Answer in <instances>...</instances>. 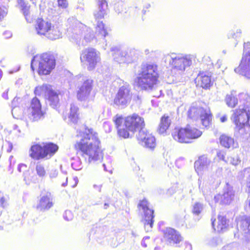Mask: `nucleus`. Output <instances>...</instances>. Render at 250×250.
<instances>
[{
	"label": "nucleus",
	"instance_id": "37",
	"mask_svg": "<svg viewBox=\"0 0 250 250\" xmlns=\"http://www.w3.org/2000/svg\"><path fill=\"white\" fill-rule=\"evenodd\" d=\"M204 205L199 202H196L192 205V212L194 215H199L203 210Z\"/></svg>",
	"mask_w": 250,
	"mask_h": 250
},
{
	"label": "nucleus",
	"instance_id": "17",
	"mask_svg": "<svg viewBox=\"0 0 250 250\" xmlns=\"http://www.w3.org/2000/svg\"><path fill=\"white\" fill-rule=\"evenodd\" d=\"M29 118L32 121H38L44 117L45 113L42 110V105L40 100L36 97L34 98L28 108Z\"/></svg>",
	"mask_w": 250,
	"mask_h": 250
},
{
	"label": "nucleus",
	"instance_id": "30",
	"mask_svg": "<svg viewBox=\"0 0 250 250\" xmlns=\"http://www.w3.org/2000/svg\"><path fill=\"white\" fill-rule=\"evenodd\" d=\"M238 130V137L242 141L247 140L250 136V124H245L244 125L236 126Z\"/></svg>",
	"mask_w": 250,
	"mask_h": 250
},
{
	"label": "nucleus",
	"instance_id": "23",
	"mask_svg": "<svg viewBox=\"0 0 250 250\" xmlns=\"http://www.w3.org/2000/svg\"><path fill=\"white\" fill-rule=\"evenodd\" d=\"M211 161L206 156H200L194 163L195 171L198 175H202L208 171L209 169Z\"/></svg>",
	"mask_w": 250,
	"mask_h": 250
},
{
	"label": "nucleus",
	"instance_id": "40",
	"mask_svg": "<svg viewBox=\"0 0 250 250\" xmlns=\"http://www.w3.org/2000/svg\"><path fill=\"white\" fill-rule=\"evenodd\" d=\"M19 98L15 97L12 102V113L14 118H18V115L17 114L18 111H20L21 113V109L18 107H16L15 104L18 102Z\"/></svg>",
	"mask_w": 250,
	"mask_h": 250
},
{
	"label": "nucleus",
	"instance_id": "7",
	"mask_svg": "<svg viewBox=\"0 0 250 250\" xmlns=\"http://www.w3.org/2000/svg\"><path fill=\"white\" fill-rule=\"evenodd\" d=\"M98 9L94 13V16L97 21L96 34L99 39L104 38L108 35L103 21L99 20L102 19L108 11V5L106 0H97Z\"/></svg>",
	"mask_w": 250,
	"mask_h": 250
},
{
	"label": "nucleus",
	"instance_id": "47",
	"mask_svg": "<svg viewBox=\"0 0 250 250\" xmlns=\"http://www.w3.org/2000/svg\"><path fill=\"white\" fill-rule=\"evenodd\" d=\"M58 5L62 8H65L68 6L67 0H58Z\"/></svg>",
	"mask_w": 250,
	"mask_h": 250
},
{
	"label": "nucleus",
	"instance_id": "32",
	"mask_svg": "<svg viewBox=\"0 0 250 250\" xmlns=\"http://www.w3.org/2000/svg\"><path fill=\"white\" fill-rule=\"evenodd\" d=\"M45 37L51 40H57L61 37V33L58 27L51 24Z\"/></svg>",
	"mask_w": 250,
	"mask_h": 250
},
{
	"label": "nucleus",
	"instance_id": "21",
	"mask_svg": "<svg viewBox=\"0 0 250 250\" xmlns=\"http://www.w3.org/2000/svg\"><path fill=\"white\" fill-rule=\"evenodd\" d=\"M53 198L50 192L42 193L37 203L36 208L41 211L49 210L53 206Z\"/></svg>",
	"mask_w": 250,
	"mask_h": 250
},
{
	"label": "nucleus",
	"instance_id": "16",
	"mask_svg": "<svg viewBox=\"0 0 250 250\" xmlns=\"http://www.w3.org/2000/svg\"><path fill=\"white\" fill-rule=\"evenodd\" d=\"M138 206L141 208L144 213L143 223L146 231H150L153 225L154 210L148 208V203L146 200L141 201Z\"/></svg>",
	"mask_w": 250,
	"mask_h": 250
},
{
	"label": "nucleus",
	"instance_id": "35",
	"mask_svg": "<svg viewBox=\"0 0 250 250\" xmlns=\"http://www.w3.org/2000/svg\"><path fill=\"white\" fill-rule=\"evenodd\" d=\"M219 139L221 145L226 148H229L233 145V139L229 136L222 135L220 137Z\"/></svg>",
	"mask_w": 250,
	"mask_h": 250
},
{
	"label": "nucleus",
	"instance_id": "10",
	"mask_svg": "<svg viewBox=\"0 0 250 250\" xmlns=\"http://www.w3.org/2000/svg\"><path fill=\"white\" fill-rule=\"evenodd\" d=\"M75 28L68 29L69 38L72 41L78 43L81 39L82 30L84 31V40L86 42H90L95 38L92 30L86 26L76 21Z\"/></svg>",
	"mask_w": 250,
	"mask_h": 250
},
{
	"label": "nucleus",
	"instance_id": "9",
	"mask_svg": "<svg viewBox=\"0 0 250 250\" xmlns=\"http://www.w3.org/2000/svg\"><path fill=\"white\" fill-rule=\"evenodd\" d=\"M34 93L36 95H44L47 103L53 108L58 106L60 101L59 93L54 90L51 85L43 84L37 86L34 90Z\"/></svg>",
	"mask_w": 250,
	"mask_h": 250
},
{
	"label": "nucleus",
	"instance_id": "25",
	"mask_svg": "<svg viewBox=\"0 0 250 250\" xmlns=\"http://www.w3.org/2000/svg\"><path fill=\"white\" fill-rule=\"evenodd\" d=\"M19 5L23 14L28 22L31 23L34 19L33 14H31L30 11V5L27 0H18Z\"/></svg>",
	"mask_w": 250,
	"mask_h": 250
},
{
	"label": "nucleus",
	"instance_id": "64",
	"mask_svg": "<svg viewBox=\"0 0 250 250\" xmlns=\"http://www.w3.org/2000/svg\"><path fill=\"white\" fill-rule=\"evenodd\" d=\"M18 125H14V129H16L18 128Z\"/></svg>",
	"mask_w": 250,
	"mask_h": 250
},
{
	"label": "nucleus",
	"instance_id": "11",
	"mask_svg": "<svg viewBox=\"0 0 250 250\" xmlns=\"http://www.w3.org/2000/svg\"><path fill=\"white\" fill-rule=\"evenodd\" d=\"M132 92L130 85L126 82H122L116 94L114 104L122 108L126 106L130 102Z\"/></svg>",
	"mask_w": 250,
	"mask_h": 250
},
{
	"label": "nucleus",
	"instance_id": "18",
	"mask_svg": "<svg viewBox=\"0 0 250 250\" xmlns=\"http://www.w3.org/2000/svg\"><path fill=\"white\" fill-rule=\"evenodd\" d=\"M236 221L238 231L244 235L247 242L250 243V216H239Z\"/></svg>",
	"mask_w": 250,
	"mask_h": 250
},
{
	"label": "nucleus",
	"instance_id": "41",
	"mask_svg": "<svg viewBox=\"0 0 250 250\" xmlns=\"http://www.w3.org/2000/svg\"><path fill=\"white\" fill-rule=\"evenodd\" d=\"M36 171L37 175L40 177L44 176L46 174V171L42 164L38 163L36 166Z\"/></svg>",
	"mask_w": 250,
	"mask_h": 250
},
{
	"label": "nucleus",
	"instance_id": "38",
	"mask_svg": "<svg viewBox=\"0 0 250 250\" xmlns=\"http://www.w3.org/2000/svg\"><path fill=\"white\" fill-rule=\"evenodd\" d=\"M9 2V0H0V4L4 5L0 6V21H1L7 14V8L6 5Z\"/></svg>",
	"mask_w": 250,
	"mask_h": 250
},
{
	"label": "nucleus",
	"instance_id": "2",
	"mask_svg": "<svg viewBox=\"0 0 250 250\" xmlns=\"http://www.w3.org/2000/svg\"><path fill=\"white\" fill-rule=\"evenodd\" d=\"M136 75L135 82L138 87L143 90H151L155 87L158 80L157 66L153 63H143Z\"/></svg>",
	"mask_w": 250,
	"mask_h": 250
},
{
	"label": "nucleus",
	"instance_id": "43",
	"mask_svg": "<svg viewBox=\"0 0 250 250\" xmlns=\"http://www.w3.org/2000/svg\"><path fill=\"white\" fill-rule=\"evenodd\" d=\"M239 176L241 178L246 177V181H250V167L245 168L239 173Z\"/></svg>",
	"mask_w": 250,
	"mask_h": 250
},
{
	"label": "nucleus",
	"instance_id": "63",
	"mask_svg": "<svg viewBox=\"0 0 250 250\" xmlns=\"http://www.w3.org/2000/svg\"><path fill=\"white\" fill-rule=\"evenodd\" d=\"M103 166V167H104V170H105V171H107V169H106V168L105 165L104 164Z\"/></svg>",
	"mask_w": 250,
	"mask_h": 250
},
{
	"label": "nucleus",
	"instance_id": "12",
	"mask_svg": "<svg viewBox=\"0 0 250 250\" xmlns=\"http://www.w3.org/2000/svg\"><path fill=\"white\" fill-rule=\"evenodd\" d=\"M235 72L250 79V42L244 44V52L241 62Z\"/></svg>",
	"mask_w": 250,
	"mask_h": 250
},
{
	"label": "nucleus",
	"instance_id": "13",
	"mask_svg": "<svg viewBox=\"0 0 250 250\" xmlns=\"http://www.w3.org/2000/svg\"><path fill=\"white\" fill-rule=\"evenodd\" d=\"M188 115L195 120L199 118L202 125L206 127L209 126L211 124V115L202 107L191 106L188 111Z\"/></svg>",
	"mask_w": 250,
	"mask_h": 250
},
{
	"label": "nucleus",
	"instance_id": "53",
	"mask_svg": "<svg viewBox=\"0 0 250 250\" xmlns=\"http://www.w3.org/2000/svg\"><path fill=\"white\" fill-rule=\"evenodd\" d=\"M27 167L26 165L23 164H21L18 165V170L19 172H21V168L25 169Z\"/></svg>",
	"mask_w": 250,
	"mask_h": 250
},
{
	"label": "nucleus",
	"instance_id": "62",
	"mask_svg": "<svg viewBox=\"0 0 250 250\" xmlns=\"http://www.w3.org/2000/svg\"><path fill=\"white\" fill-rule=\"evenodd\" d=\"M108 207V204H107V203H105V204H104V208L105 209H106V208H107V207Z\"/></svg>",
	"mask_w": 250,
	"mask_h": 250
},
{
	"label": "nucleus",
	"instance_id": "56",
	"mask_svg": "<svg viewBox=\"0 0 250 250\" xmlns=\"http://www.w3.org/2000/svg\"><path fill=\"white\" fill-rule=\"evenodd\" d=\"M27 174H28L27 172L23 173L24 180L26 182L27 181H29L30 180L29 178L27 176Z\"/></svg>",
	"mask_w": 250,
	"mask_h": 250
},
{
	"label": "nucleus",
	"instance_id": "49",
	"mask_svg": "<svg viewBox=\"0 0 250 250\" xmlns=\"http://www.w3.org/2000/svg\"><path fill=\"white\" fill-rule=\"evenodd\" d=\"M58 174V171L57 169H52L49 173V176L51 178H56Z\"/></svg>",
	"mask_w": 250,
	"mask_h": 250
},
{
	"label": "nucleus",
	"instance_id": "51",
	"mask_svg": "<svg viewBox=\"0 0 250 250\" xmlns=\"http://www.w3.org/2000/svg\"><path fill=\"white\" fill-rule=\"evenodd\" d=\"M149 239V237L148 236L144 237L141 242V245L143 247L146 248L147 247V244L146 243V241H148Z\"/></svg>",
	"mask_w": 250,
	"mask_h": 250
},
{
	"label": "nucleus",
	"instance_id": "42",
	"mask_svg": "<svg viewBox=\"0 0 250 250\" xmlns=\"http://www.w3.org/2000/svg\"><path fill=\"white\" fill-rule=\"evenodd\" d=\"M241 162L240 158L238 156L229 157L227 158V163L231 164L233 166L238 165Z\"/></svg>",
	"mask_w": 250,
	"mask_h": 250
},
{
	"label": "nucleus",
	"instance_id": "20",
	"mask_svg": "<svg viewBox=\"0 0 250 250\" xmlns=\"http://www.w3.org/2000/svg\"><path fill=\"white\" fill-rule=\"evenodd\" d=\"M164 237L167 244L170 246H179L183 241V237L175 229L168 228L164 230Z\"/></svg>",
	"mask_w": 250,
	"mask_h": 250
},
{
	"label": "nucleus",
	"instance_id": "58",
	"mask_svg": "<svg viewBox=\"0 0 250 250\" xmlns=\"http://www.w3.org/2000/svg\"><path fill=\"white\" fill-rule=\"evenodd\" d=\"M247 187L248 188V192L250 193V181H246Z\"/></svg>",
	"mask_w": 250,
	"mask_h": 250
},
{
	"label": "nucleus",
	"instance_id": "44",
	"mask_svg": "<svg viewBox=\"0 0 250 250\" xmlns=\"http://www.w3.org/2000/svg\"><path fill=\"white\" fill-rule=\"evenodd\" d=\"M72 168L76 170H81L82 167V163L81 160H78L71 164Z\"/></svg>",
	"mask_w": 250,
	"mask_h": 250
},
{
	"label": "nucleus",
	"instance_id": "14",
	"mask_svg": "<svg viewBox=\"0 0 250 250\" xmlns=\"http://www.w3.org/2000/svg\"><path fill=\"white\" fill-rule=\"evenodd\" d=\"M100 53L93 48H88L83 51L81 56L82 62H86L88 69H94L97 63L100 61Z\"/></svg>",
	"mask_w": 250,
	"mask_h": 250
},
{
	"label": "nucleus",
	"instance_id": "26",
	"mask_svg": "<svg viewBox=\"0 0 250 250\" xmlns=\"http://www.w3.org/2000/svg\"><path fill=\"white\" fill-rule=\"evenodd\" d=\"M198 84L205 89H208L212 85L211 75L207 72H200L197 77Z\"/></svg>",
	"mask_w": 250,
	"mask_h": 250
},
{
	"label": "nucleus",
	"instance_id": "50",
	"mask_svg": "<svg viewBox=\"0 0 250 250\" xmlns=\"http://www.w3.org/2000/svg\"><path fill=\"white\" fill-rule=\"evenodd\" d=\"M2 35L5 39H9L12 36V34L10 31H5Z\"/></svg>",
	"mask_w": 250,
	"mask_h": 250
},
{
	"label": "nucleus",
	"instance_id": "22",
	"mask_svg": "<svg viewBox=\"0 0 250 250\" xmlns=\"http://www.w3.org/2000/svg\"><path fill=\"white\" fill-rule=\"evenodd\" d=\"M234 196V192L232 187L227 183L224 188V192L222 194H218L214 197L215 202L220 201V204H229L233 200Z\"/></svg>",
	"mask_w": 250,
	"mask_h": 250
},
{
	"label": "nucleus",
	"instance_id": "33",
	"mask_svg": "<svg viewBox=\"0 0 250 250\" xmlns=\"http://www.w3.org/2000/svg\"><path fill=\"white\" fill-rule=\"evenodd\" d=\"M123 51L124 60L125 63H130L134 61L136 59V51L134 49H129L124 50Z\"/></svg>",
	"mask_w": 250,
	"mask_h": 250
},
{
	"label": "nucleus",
	"instance_id": "55",
	"mask_svg": "<svg viewBox=\"0 0 250 250\" xmlns=\"http://www.w3.org/2000/svg\"><path fill=\"white\" fill-rule=\"evenodd\" d=\"M4 202L5 200L4 198L1 197L0 198V205L2 207H4Z\"/></svg>",
	"mask_w": 250,
	"mask_h": 250
},
{
	"label": "nucleus",
	"instance_id": "3",
	"mask_svg": "<svg viewBox=\"0 0 250 250\" xmlns=\"http://www.w3.org/2000/svg\"><path fill=\"white\" fill-rule=\"evenodd\" d=\"M113 121L117 129L118 134L124 138L129 137V132L134 133L136 130H142L145 128L144 119L134 114L124 119L122 116L116 115Z\"/></svg>",
	"mask_w": 250,
	"mask_h": 250
},
{
	"label": "nucleus",
	"instance_id": "54",
	"mask_svg": "<svg viewBox=\"0 0 250 250\" xmlns=\"http://www.w3.org/2000/svg\"><path fill=\"white\" fill-rule=\"evenodd\" d=\"M8 91L7 89L6 92H4L2 94V97L5 99H8Z\"/></svg>",
	"mask_w": 250,
	"mask_h": 250
},
{
	"label": "nucleus",
	"instance_id": "1",
	"mask_svg": "<svg viewBox=\"0 0 250 250\" xmlns=\"http://www.w3.org/2000/svg\"><path fill=\"white\" fill-rule=\"evenodd\" d=\"M80 141H77L75 148L80 150V153L88 163L96 161L103 158V155L99 147L100 141L98 134L92 129H85L81 134Z\"/></svg>",
	"mask_w": 250,
	"mask_h": 250
},
{
	"label": "nucleus",
	"instance_id": "57",
	"mask_svg": "<svg viewBox=\"0 0 250 250\" xmlns=\"http://www.w3.org/2000/svg\"><path fill=\"white\" fill-rule=\"evenodd\" d=\"M198 186L199 189L200 190H202V192L204 193V191L202 190V188L201 187V179L200 178L198 179Z\"/></svg>",
	"mask_w": 250,
	"mask_h": 250
},
{
	"label": "nucleus",
	"instance_id": "39",
	"mask_svg": "<svg viewBox=\"0 0 250 250\" xmlns=\"http://www.w3.org/2000/svg\"><path fill=\"white\" fill-rule=\"evenodd\" d=\"M241 34V30L240 29H237L235 31H230L228 34V37L229 39L232 38L237 41L240 38Z\"/></svg>",
	"mask_w": 250,
	"mask_h": 250
},
{
	"label": "nucleus",
	"instance_id": "24",
	"mask_svg": "<svg viewBox=\"0 0 250 250\" xmlns=\"http://www.w3.org/2000/svg\"><path fill=\"white\" fill-rule=\"evenodd\" d=\"M93 80L87 79L84 81L77 92L78 99L80 101L86 100L92 89Z\"/></svg>",
	"mask_w": 250,
	"mask_h": 250
},
{
	"label": "nucleus",
	"instance_id": "28",
	"mask_svg": "<svg viewBox=\"0 0 250 250\" xmlns=\"http://www.w3.org/2000/svg\"><path fill=\"white\" fill-rule=\"evenodd\" d=\"M212 226L215 231L218 232H223L227 229L229 226V220L227 219L226 217L219 215L216 227L215 220H212Z\"/></svg>",
	"mask_w": 250,
	"mask_h": 250
},
{
	"label": "nucleus",
	"instance_id": "45",
	"mask_svg": "<svg viewBox=\"0 0 250 250\" xmlns=\"http://www.w3.org/2000/svg\"><path fill=\"white\" fill-rule=\"evenodd\" d=\"M114 8L115 11L118 14H119L124 11L125 9V6L122 2H118L115 4Z\"/></svg>",
	"mask_w": 250,
	"mask_h": 250
},
{
	"label": "nucleus",
	"instance_id": "4",
	"mask_svg": "<svg viewBox=\"0 0 250 250\" xmlns=\"http://www.w3.org/2000/svg\"><path fill=\"white\" fill-rule=\"evenodd\" d=\"M38 64V73L39 75L49 74L56 65L54 56L50 53H45L36 55L31 62V68L34 70V65Z\"/></svg>",
	"mask_w": 250,
	"mask_h": 250
},
{
	"label": "nucleus",
	"instance_id": "31",
	"mask_svg": "<svg viewBox=\"0 0 250 250\" xmlns=\"http://www.w3.org/2000/svg\"><path fill=\"white\" fill-rule=\"evenodd\" d=\"M225 101L229 107L230 108L235 107L238 104L236 91L232 90L229 93L227 94L225 97Z\"/></svg>",
	"mask_w": 250,
	"mask_h": 250
},
{
	"label": "nucleus",
	"instance_id": "34",
	"mask_svg": "<svg viewBox=\"0 0 250 250\" xmlns=\"http://www.w3.org/2000/svg\"><path fill=\"white\" fill-rule=\"evenodd\" d=\"M78 111L79 108L76 105L73 104H71L68 118L70 121L74 124L76 123L79 119Z\"/></svg>",
	"mask_w": 250,
	"mask_h": 250
},
{
	"label": "nucleus",
	"instance_id": "5",
	"mask_svg": "<svg viewBox=\"0 0 250 250\" xmlns=\"http://www.w3.org/2000/svg\"><path fill=\"white\" fill-rule=\"evenodd\" d=\"M202 135V132L190 125L185 128H175L172 133L173 139L181 143H188L192 139H196Z\"/></svg>",
	"mask_w": 250,
	"mask_h": 250
},
{
	"label": "nucleus",
	"instance_id": "36",
	"mask_svg": "<svg viewBox=\"0 0 250 250\" xmlns=\"http://www.w3.org/2000/svg\"><path fill=\"white\" fill-rule=\"evenodd\" d=\"M111 51L113 52V57L114 60L119 63H125L124 61H121L124 60L123 51L119 49L116 47H111Z\"/></svg>",
	"mask_w": 250,
	"mask_h": 250
},
{
	"label": "nucleus",
	"instance_id": "48",
	"mask_svg": "<svg viewBox=\"0 0 250 250\" xmlns=\"http://www.w3.org/2000/svg\"><path fill=\"white\" fill-rule=\"evenodd\" d=\"M217 156L220 160H223L227 163V160L225 159V153L222 151H219L217 152Z\"/></svg>",
	"mask_w": 250,
	"mask_h": 250
},
{
	"label": "nucleus",
	"instance_id": "52",
	"mask_svg": "<svg viewBox=\"0 0 250 250\" xmlns=\"http://www.w3.org/2000/svg\"><path fill=\"white\" fill-rule=\"evenodd\" d=\"M218 117L219 118V120L222 123H225L227 121V116L225 114L222 115V116H221L220 117V116L218 115Z\"/></svg>",
	"mask_w": 250,
	"mask_h": 250
},
{
	"label": "nucleus",
	"instance_id": "8",
	"mask_svg": "<svg viewBox=\"0 0 250 250\" xmlns=\"http://www.w3.org/2000/svg\"><path fill=\"white\" fill-rule=\"evenodd\" d=\"M165 61H168L172 68L175 70L184 71L187 67L192 63V58L190 55H184L174 53L165 56Z\"/></svg>",
	"mask_w": 250,
	"mask_h": 250
},
{
	"label": "nucleus",
	"instance_id": "61",
	"mask_svg": "<svg viewBox=\"0 0 250 250\" xmlns=\"http://www.w3.org/2000/svg\"><path fill=\"white\" fill-rule=\"evenodd\" d=\"M67 178H66V182L65 183H63L62 184V187H65L67 185Z\"/></svg>",
	"mask_w": 250,
	"mask_h": 250
},
{
	"label": "nucleus",
	"instance_id": "19",
	"mask_svg": "<svg viewBox=\"0 0 250 250\" xmlns=\"http://www.w3.org/2000/svg\"><path fill=\"white\" fill-rule=\"evenodd\" d=\"M137 138L141 144L144 146L152 149L156 146V140L155 137L147 132L146 129H142L139 131Z\"/></svg>",
	"mask_w": 250,
	"mask_h": 250
},
{
	"label": "nucleus",
	"instance_id": "46",
	"mask_svg": "<svg viewBox=\"0 0 250 250\" xmlns=\"http://www.w3.org/2000/svg\"><path fill=\"white\" fill-rule=\"evenodd\" d=\"M63 218L67 221L71 220L73 218L72 212L70 210H66L63 214Z\"/></svg>",
	"mask_w": 250,
	"mask_h": 250
},
{
	"label": "nucleus",
	"instance_id": "6",
	"mask_svg": "<svg viewBox=\"0 0 250 250\" xmlns=\"http://www.w3.org/2000/svg\"><path fill=\"white\" fill-rule=\"evenodd\" d=\"M58 149L57 145L50 143L43 146L36 144L31 146L29 150V156L35 160L46 158H50Z\"/></svg>",
	"mask_w": 250,
	"mask_h": 250
},
{
	"label": "nucleus",
	"instance_id": "15",
	"mask_svg": "<svg viewBox=\"0 0 250 250\" xmlns=\"http://www.w3.org/2000/svg\"><path fill=\"white\" fill-rule=\"evenodd\" d=\"M230 119L236 126L244 125L250 124V111L247 107L239 106V108L232 110Z\"/></svg>",
	"mask_w": 250,
	"mask_h": 250
},
{
	"label": "nucleus",
	"instance_id": "29",
	"mask_svg": "<svg viewBox=\"0 0 250 250\" xmlns=\"http://www.w3.org/2000/svg\"><path fill=\"white\" fill-rule=\"evenodd\" d=\"M171 122L170 117L166 114L163 116L161 118L160 123L157 129L158 133L160 134H166Z\"/></svg>",
	"mask_w": 250,
	"mask_h": 250
},
{
	"label": "nucleus",
	"instance_id": "59",
	"mask_svg": "<svg viewBox=\"0 0 250 250\" xmlns=\"http://www.w3.org/2000/svg\"><path fill=\"white\" fill-rule=\"evenodd\" d=\"M94 188H98L99 189V191H101V186H98L95 185H94Z\"/></svg>",
	"mask_w": 250,
	"mask_h": 250
},
{
	"label": "nucleus",
	"instance_id": "27",
	"mask_svg": "<svg viewBox=\"0 0 250 250\" xmlns=\"http://www.w3.org/2000/svg\"><path fill=\"white\" fill-rule=\"evenodd\" d=\"M51 23L42 19L37 21L35 28L37 33L40 36H45V34L50 28Z\"/></svg>",
	"mask_w": 250,
	"mask_h": 250
},
{
	"label": "nucleus",
	"instance_id": "60",
	"mask_svg": "<svg viewBox=\"0 0 250 250\" xmlns=\"http://www.w3.org/2000/svg\"><path fill=\"white\" fill-rule=\"evenodd\" d=\"M167 192H168L169 194L171 195L173 193V190L172 189H168Z\"/></svg>",
	"mask_w": 250,
	"mask_h": 250
}]
</instances>
